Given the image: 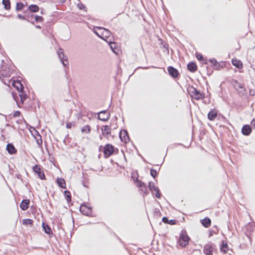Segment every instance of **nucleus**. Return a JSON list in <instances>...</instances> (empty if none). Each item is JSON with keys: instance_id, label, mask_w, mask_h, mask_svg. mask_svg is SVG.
<instances>
[{"instance_id": "obj_1", "label": "nucleus", "mask_w": 255, "mask_h": 255, "mask_svg": "<svg viewBox=\"0 0 255 255\" xmlns=\"http://www.w3.org/2000/svg\"><path fill=\"white\" fill-rule=\"evenodd\" d=\"M94 32L98 36L107 42L108 41V39L110 37L112 34L109 30L101 27H96L94 28Z\"/></svg>"}, {"instance_id": "obj_2", "label": "nucleus", "mask_w": 255, "mask_h": 255, "mask_svg": "<svg viewBox=\"0 0 255 255\" xmlns=\"http://www.w3.org/2000/svg\"><path fill=\"white\" fill-rule=\"evenodd\" d=\"M188 92L192 98L197 100L203 99L205 97V94L203 93H201L193 87L189 89Z\"/></svg>"}, {"instance_id": "obj_3", "label": "nucleus", "mask_w": 255, "mask_h": 255, "mask_svg": "<svg viewBox=\"0 0 255 255\" xmlns=\"http://www.w3.org/2000/svg\"><path fill=\"white\" fill-rule=\"evenodd\" d=\"M189 240L190 238L186 232L185 231H182L178 241L179 245L183 248L185 247L188 245Z\"/></svg>"}, {"instance_id": "obj_4", "label": "nucleus", "mask_w": 255, "mask_h": 255, "mask_svg": "<svg viewBox=\"0 0 255 255\" xmlns=\"http://www.w3.org/2000/svg\"><path fill=\"white\" fill-rule=\"evenodd\" d=\"M214 247L212 244L205 245L203 248V252L206 255H213Z\"/></svg>"}, {"instance_id": "obj_5", "label": "nucleus", "mask_w": 255, "mask_h": 255, "mask_svg": "<svg viewBox=\"0 0 255 255\" xmlns=\"http://www.w3.org/2000/svg\"><path fill=\"white\" fill-rule=\"evenodd\" d=\"M114 152V147L111 144H107L104 148V153L106 157H109Z\"/></svg>"}, {"instance_id": "obj_6", "label": "nucleus", "mask_w": 255, "mask_h": 255, "mask_svg": "<svg viewBox=\"0 0 255 255\" xmlns=\"http://www.w3.org/2000/svg\"><path fill=\"white\" fill-rule=\"evenodd\" d=\"M136 186L140 188V190L142 193L146 195L148 193L147 188L144 183L141 181L136 179Z\"/></svg>"}, {"instance_id": "obj_7", "label": "nucleus", "mask_w": 255, "mask_h": 255, "mask_svg": "<svg viewBox=\"0 0 255 255\" xmlns=\"http://www.w3.org/2000/svg\"><path fill=\"white\" fill-rule=\"evenodd\" d=\"M149 189L150 191L153 192L154 191L155 192V196L159 198L160 197V195L159 193V190L158 188H157L154 183L153 182H149L148 183Z\"/></svg>"}, {"instance_id": "obj_8", "label": "nucleus", "mask_w": 255, "mask_h": 255, "mask_svg": "<svg viewBox=\"0 0 255 255\" xmlns=\"http://www.w3.org/2000/svg\"><path fill=\"white\" fill-rule=\"evenodd\" d=\"M33 170L35 173L37 174L38 176L41 179H45V175L44 172L39 166L35 165L33 167Z\"/></svg>"}, {"instance_id": "obj_9", "label": "nucleus", "mask_w": 255, "mask_h": 255, "mask_svg": "<svg viewBox=\"0 0 255 255\" xmlns=\"http://www.w3.org/2000/svg\"><path fill=\"white\" fill-rule=\"evenodd\" d=\"M81 212L85 215H90L92 213V209L85 205L81 206L80 208Z\"/></svg>"}, {"instance_id": "obj_10", "label": "nucleus", "mask_w": 255, "mask_h": 255, "mask_svg": "<svg viewBox=\"0 0 255 255\" xmlns=\"http://www.w3.org/2000/svg\"><path fill=\"white\" fill-rule=\"evenodd\" d=\"M58 57H59V59H60L62 64L64 66H66V65L68 64V62L67 61V59L66 58H65L66 57V56H65V55L64 54L63 49H59V50L58 51Z\"/></svg>"}, {"instance_id": "obj_11", "label": "nucleus", "mask_w": 255, "mask_h": 255, "mask_svg": "<svg viewBox=\"0 0 255 255\" xmlns=\"http://www.w3.org/2000/svg\"><path fill=\"white\" fill-rule=\"evenodd\" d=\"M120 137L121 140L125 143L128 142L129 140L128 132L125 130L121 131Z\"/></svg>"}, {"instance_id": "obj_12", "label": "nucleus", "mask_w": 255, "mask_h": 255, "mask_svg": "<svg viewBox=\"0 0 255 255\" xmlns=\"http://www.w3.org/2000/svg\"><path fill=\"white\" fill-rule=\"evenodd\" d=\"M109 118V114L105 111L100 112L98 115L99 119L103 121H107Z\"/></svg>"}, {"instance_id": "obj_13", "label": "nucleus", "mask_w": 255, "mask_h": 255, "mask_svg": "<svg viewBox=\"0 0 255 255\" xmlns=\"http://www.w3.org/2000/svg\"><path fill=\"white\" fill-rule=\"evenodd\" d=\"M102 135L107 138L111 134V128L108 126H105L102 128Z\"/></svg>"}, {"instance_id": "obj_14", "label": "nucleus", "mask_w": 255, "mask_h": 255, "mask_svg": "<svg viewBox=\"0 0 255 255\" xmlns=\"http://www.w3.org/2000/svg\"><path fill=\"white\" fill-rule=\"evenodd\" d=\"M168 71L169 74L174 78H176L178 75V72L177 69L173 67L170 66L168 68Z\"/></svg>"}, {"instance_id": "obj_15", "label": "nucleus", "mask_w": 255, "mask_h": 255, "mask_svg": "<svg viewBox=\"0 0 255 255\" xmlns=\"http://www.w3.org/2000/svg\"><path fill=\"white\" fill-rule=\"evenodd\" d=\"M217 116V112L215 110H212L208 114V118L210 121H213Z\"/></svg>"}, {"instance_id": "obj_16", "label": "nucleus", "mask_w": 255, "mask_h": 255, "mask_svg": "<svg viewBox=\"0 0 255 255\" xmlns=\"http://www.w3.org/2000/svg\"><path fill=\"white\" fill-rule=\"evenodd\" d=\"M251 128L249 125L243 126L242 129L243 134L246 135H248L251 133Z\"/></svg>"}, {"instance_id": "obj_17", "label": "nucleus", "mask_w": 255, "mask_h": 255, "mask_svg": "<svg viewBox=\"0 0 255 255\" xmlns=\"http://www.w3.org/2000/svg\"><path fill=\"white\" fill-rule=\"evenodd\" d=\"M6 150L9 154H14L16 153V150L14 146L11 143H8L6 145Z\"/></svg>"}, {"instance_id": "obj_18", "label": "nucleus", "mask_w": 255, "mask_h": 255, "mask_svg": "<svg viewBox=\"0 0 255 255\" xmlns=\"http://www.w3.org/2000/svg\"><path fill=\"white\" fill-rule=\"evenodd\" d=\"M202 225L205 228H208L211 226V221L208 218H205L201 220Z\"/></svg>"}, {"instance_id": "obj_19", "label": "nucleus", "mask_w": 255, "mask_h": 255, "mask_svg": "<svg viewBox=\"0 0 255 255\" xmlns=\"http://www.w3.org/2000/svg\"><path fill=\"white\" fill-rule=\"evenodd\" d=\"M29 201L27 200H23L20 204V208L23 210H26L29 207Z\"/></svg>"}, {"instance_id": "obj_20", "label": "nucleus", "mask_w": 255, "mask_h": 255, "mask_svg": "<svg viewBox=\"0 0 255 255\" xmlns=\"http://www.w3.org/2000/svg\"><path fill=\"white\" fill-rule=\"evenodd\" d=\"M232 64L238 69H241L243 67L242 62L237 59H232Z\"/></svg>"}, {"instance_id": "obj_21", "label": "nucleus", "mask_w": 255, "mask_h": 255, "mask_svg": "<svg viewBox=\"0 0 255 255\" xmlns=\"http://www.w3.org/2000/svg\"><path fill=\"white\" fill-rule=\"evenodd\" d=\"M188 70L191 72H194L197 70V66L194 62H190L187 65Z\"/></svg>"}, {"instance_id": "obj_22", "label": "nucleus", "mask_w": 255, "mask_h": 255, "mask_svg": "<svg viewBox=\"0 0 255 255\" xmlns=\"http://www.w3.org/2000/svg\"><path fill=\"white\" fill-rule=\"evenodd\" d=\"M57 183L62 188H66L65 186V182L64 179L63 178H58L57 180Z\"/></svg>"}, {"instance_id": "obj_23", "label": "nucleus", "mask_w": 255, "mask_h": 255, "mask_svg": "<svg viewBox=\"0 0 255 255\" xmlns=\"http://www.w3.org/2000/svg\"><path fill=\"white\" fill-rule=\"evenodd\" d=\"M91 127L89 125L83 126L81 128V132L82 133H90L91 132Z\"/></svg>"}, {"instance_id": "obj_24", "label": "nucleus", "mask_w": 255, "mask_h": 255, "mask_svg": "<svg viewBox=\"0 0 255 255\" xmlns=\"http://www.w3.org/2000/svg\"><path fill=\"white\" fill-rule=\"evenodd\" d=\"M42 228L43 230H44V232L48 234H50V233L52 232L51 229L46 224L44 223H42Z\"/></svg>"}, {"instance_id": "obj_25", "label": "nucleus", "mask_w": 255, "mask_h": 255, "mask_svg": "<svg viewBox=\"0 0 255 255\" xmlns=\"http://www.w3.org/2000/svg\"><path fill=\"white\" fill-rule=\"evenodd\" d=\"M162 221L165 223H168L170 225H174L176 223V221L173 220H168L167 218L163 217L162 219Z\"/></svg>"}, {"instance_id": "obj_26", "label": "nucleus", "mask_w": 255, "mask_h": 255, "mask_svg": "<svg viewBox=\"0 0 255 255\" xmlns=\"http://www.w3.org/2000/svg\"><path fill=\"white\" fill-rule=\"evenodd\" d=\"M28 9L31 11V12H36L38 11L39 10V7L36 5L31 4L28 7Z\"/></svg>"}, {"instance_id": "obj_27", "label": "nucleus", "mask_w": 255, "mask_h": 255, "mask_svg": "<svg viewBox=\"0 0 255 255\" xmlns=\"http://www.w3.org/2000/svg\"><path fill=\"white\" fill-rule=\"evenodd\" d=\"M228 250V244L226 243L223 242L221 248V251L224 253H226Z\"/></svg>"}, {"instance_id": "obj_28", "label": "nucleus", "mask_w": 255, "mask_h": 255, "mask_svg": "<svg viewBox=\"0 0 255 255\" xmlns=\"http://www.w3.org/2000/svg\"><path fill=\"white\" fill-rule=\"evenodd\" d=\"M2 3L4 6V8L8 10L10 8V3L9 0H2Z\"/></svg>"}, {"instance_id": "obj_29", "label": "nucleus", "mask_w": 255, "mask_h": 255, "mask_svg": "<svg viewBox=\"0 0 255 255\" xmlns=\"http://www.w3.org/2000/svg\"><path fill=\"white\" fill-rule=\"evenodd\" d=\"M33 222L32 220L30 219H26L23 220L22 223L23 225H31L32 224Z\"/></svg>"}, {"instance_id": "obj_30", "label": "nucleus", "mask_w": 255, "mask_h": 255, "mask_svg": "<svg viewBox=\"0 0 255 255\" xmlns=\"http://www.w3.org/2000/svg\"><path fill=\"white\" fill-rule=\"evenodd\" d=\"M24 6V4L21 2L17 3L16 5V10H21L23 8Z\"/></svg>"}, {"instance_id": "obj_31", "label": "nucleus", "mask_w": 255, "mask_h": 255, "mask_svg": "<svg viewBox=\"0 0 255 255\" xmlns=\"http://www.w3.org/2000/svg\"><path fill=\"white\" fill-rule=\"evenodd\" d=\"M65 196L68 202L71 200V194L68 191H65L64 192Z\"/></svg>"}, {"instance_id": "obj_32", "label": "nucleus", "mask_w": 255, "mask_h": 255, "mask_svg": "<svg viewBox=\"0 0 255 255\" xmlns=\"http://www.w3.org/2000/svg\"><path fill=\"white\" fill-rule=\"evenodd\" d=\"M150 174L153 178H154L156 176L157 172L156 170L151 169L150 170Z\"/></svg>"}, {"instance_id": "obj_33", "label": "nucleus", "mask_w": 255, "mask_h": 255, "mask_svg": "<svg viewBox=\"0 0 255 255\" xmlns=\"http://www.w3.org/2000/svg\"><path fill=\"white\" fill-rule=\"evenodd\" d=\"M35 20L37 21V22H41L42 21V17L40 16H38V15H35Z\"/></svg>"}, {"instance_id": "obj_34", "label": "nucleus", "mask_w": 255, "mask_h": 255, "mask_svg": "<svg viewBox=\"0 0 255 255\" xmlns=\"http://www.w3.org/2000/svg\"><path fill=\"white\" fill-rule=\"evenodd\" d=\"M196 58L199 61H202V60H204V58H203V56L202 55V54H199V53L197 54Z\"/></svg>"}, {"instance_id": "obj_35", "label": "nucleus", "mask_w": 255, "mask_h": 255, "mask_svg": "<svg viewBox=\"0 0 255 255\" xmlns=\"http://www.w3.org/2000/svg\"><path fill=\"white\" fill-rule=\"evenodd\" d=\"M107 42L109 43L111 48L114 51V48H115L116 44L114 42H112L111 41H108Z\"/></svg>"}, {"instance_id": "obj_36", "label": "nucleus", "mask_w": 255, "mask_h": 255, "mask_svg": "<svg viewBox=\"0 0 255 255\" xmlns=\"http://www.w3.org/2000/svg\"><path fill=\"white\" fill-rule=\"evenodd\" d=\"M20 115V113L19 112V111H16L14 112V113L13 114V117H19Z\"/></svg>"}, {"instance_id": "obj_37", "label": "nucleus", "mask_w": 255, "mask_h": 255, "mask_svg": "<svg viewBox=\"0 0 255 255\" xmlns=\"http://www.w3.org/2000/svg\"><path fill=\"white\" fill-rule=\"evenodd\" d=\"M72 124L71 123H68L66 124V128H71L72 127Z\"/></svg>"}, {"instance_id": "obj_38", "label": "nucleus", "mask_w": 255, "mask_h": 255, "mask_svg": "<svg viewBox=\"0 0 255 255\" xmlns=\"http://www.w3.org/2000/svg\"><path fill=\"white\" fill-rule=\"evenodd\" d=\"M42 140L41 138L39 139H37V143L38 145H40L42 144Z\"/></svg>"}, {"instance_id": "obj_39", "label": "nucleus", "mask_w": 255, "mask_h": 255, "mask_svg": "<svg viewBox=\"0 0 255 255\" xmlns=\"http://www.w3.org/2000/svg\"><path fill=\"white\" fill-rule=\"evenodd\" d=\"M252 126L255 128V119H254L251 123Z\"/></svg>"}, {"instance_id": "obj_40", "label": "nucleus", "mask_w": 255, "mask_h": 255, "mask_svg": "<svg viewBox=\"0 0 255 255\" xmlns=\"http://www.w3.org/2000/svg\"><path fill=\"white\" fill-rule=\"evenodd\" d=\"M17 17L19 18V19H24V17L23 16H22L21 14H18L17 15Z\"/></svg>"}, {"instance_id": "obj_41", "label": "nucleus", "mask_w": 255, "mask_h": 255, "mask_svg": "<svg viewBox=\"0 0 255 255\" xmlns=\"http://www.w3.org/2000/svg\"><path fill=\"white\" fill-rule=\"evenodd\" d=\"M238 87L240 88L243 89V85L242 84L237 83Z\"/></svg>"}, {"instance_id": "obj_42", "label": "nucleus", "mask_w": 255, "mask_h": 255, "mask_svg": "<svg viewBox=\"0 0 255 255\" xmlns=\"http://www.w3.org/2000/svg\"><path fill=\"white\" fill-rule=\"evenodd\" d=\"M65 0H63V1H64Z\"/></svg>"}]
</instances>
